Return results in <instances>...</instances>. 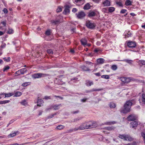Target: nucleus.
Instances as JSON below:
<instances>
[{"label": "nucleus", "mask_w": 145, "mask_h": 145, "mask_svg": "<svg viewBox=\"0 0 145 145\" xmlns=\"http://www.w3.org/2000/svg\"><path fill=\"white\" fill-rule=\"evenodd\" d=\"M132 105V103L130 101H127L124 104V108L121 109L120 112L123 113H126L130 111V108Z\"/></svg>", "instance_id": "f257e3e1"}, {"label": "nucleus", "mask_w": 145, "mask_h": 145, "mask_svg": "<svg viewBox=\"0 0 145 145\" xmlns=\"http://www.w3.org/2000/svg\"><path fill=\"white\" fill-rule=\"evenodd\" d=\"M89 129L93 128L96 127L98 126L97 122L94 121H88Z\"/></svg>", "instance_id": "f03ea898"}, {"label": "nucleus", "mask_w": 145, "mask_h": 145, "mask_svg": "<svg viewBox=\"0 0 145 145\" xmlns=\"http://www.w3.org/2000/svg\"><path fill=\"white\" fill-rule=\"evenodd\" d=\"M128 46L130 48H135L136 46V43L135 42L129 41L126 42Z\"/></svg>", "instance_id": "7ed1b4c3"}, {"label": "nucleus", "mask_w": 145, "mask_h": 145, "mask_svg": "<svg viewBox=\"0 0 145 145\" xmlns=\"http://www.w3.org/2000/svg\"><path fill=\"white\" fill-rule=\"evenodd\" d=\"M86 25L88 28L90 29H93L95 27V24L91 23L89 21H87L86 22Z\"/></svg>", "instance_id": "20e7f679"}, {"label": "nucleus", "mask_w": 145, "mask_h": 145, "mask_svg": "<svg viewBox=\"0 0 145 145\" xmlns=\"http://www.w3.org/2000/svg\"><path fill=\"white\" fill-rule=\"evenodd\" d=\"M111 2L110 0H105L103 1L102 5L104 7H108L110 5Z\"/></svg>", "instance_id": "39448f33"}, {"label": "nucleus", "mask_w": 145, "mask_h": 145, "mask_svg": "<svg viewBox=\"0 0 145 145\" xmlns=\"http://www.w3.org/2000/svg\"><path fill=\"white\" fill-rule=\"evenodd\" d=\"M55 83L58 84L62 85L65 83L64 82L62 81V79L56 78L54 80Z\"/></svg>", "instance_id": "423d86ee"}, {"label": "nucleus", "mask_w": 145, "mask_h": 145, "mask_svg": "<svg viewBox=\"0 0 145 145\" xmlns=\"http://www.w3.org/2000/svg\"><path fill=\"white\" fill-rule=\"evenodd\" d=\"M65 9L63 12V13L65 14H66L67 13H69L70 12L69 8L70 7L68 5L65 6Z\"/></svg>", "instance_id": "0eeeda50"}, {"label": "nucleus", "mask_w": 145, "mask_h": 145, "mask_svg": "<svg viewBox=\"0 0 145 145\" xmlns=\"http://www.w3.org/2000/svg\"><path fill=\"white\" fill-rule=\"evenodd\" d=\"M138 122L136 121H133L130 123V127L134 128L137 126Z\"/></svg>", "instance_id": "6e6552de"}, {"label": "nucleus", "mask_w": 145, "mask_h": 145, "mask_svg": "<svg viewBox=\"0 0 145 145\" xmlns=\"http://www.w3.org/2000/svg\"><path fill=\"white\" fill-rule=\"evenodd\" d=\"M136 118L135 116L133 114L130 115L127 118V120L129 121H134Z\"/></svg>", "instance_id": "1a4fd4ad"}, {"label": "nucleus", "mask_w": 145, "mask_h": 145, "mask_svg": "<svg viewBox=\"0 0 145 145\" xmlns=\"http://www.w3.org/2000/svg\"><path fill=\"white\" fill-rule=\"evenodd\" d=\"M121 80L123 82L127 83H129L130 81L129 78L125 77H121Z\"/></svg>", "instance_id": "9d476101"}, {"label": "nucleus", "mask_w": 145, "mask_h": 145, "mask_svg": "<svg viewBox=\"0 0 145 145\" xmlns=\"http://www.w3.org/2000/svg\"><path fill=\"white\" fill-rule=\"evenodd\" d=\"M88 121L84 123L82 125V130L89 129Z\"/></svg>", "instance_id": "9b49d317"}, {"label": "nucleus", "mask_w": 145, "mask_h": 145, "mask_svg": "<svg viewBox=\"0 0 145 145\" xmlns=\"http://www.w3.org/2000/svg\"><path fill=\"white\" fill-rule=\"evenodd\" d=\"M32 77L35 79L41 78V73L35 74L32 75Z\"/></svg>", "instance_id": "f8f14e48"}, {"label": "nucleus", "mask_w": 145, "mask_h": 145, "mask_svg": "<svg viewBox=\"0 0 145 145\" xmlns=\"http://www.w3.org/2000/svg\"><path fill=\"white\" fill-rule=\"evenodd\" d=\"M133 140V138L131 137L130 135H126L125 140L131 141Z\"/></svg>", "instance_id": "ddd939ff"}, {"label": "nucleus", "mask_w": 145, "mask_h": 145, "mask_svg": "<svg viewBox=\"0 0 145 145\" xmlns=\"http://www.w3.org/2000/svg\"><path fill=\"white\" fill-rule=\"evenodd\" d=\"M115 129V127L114 126H109L107 127H105V129L106 130L108 131H112L113 130Z\"/></svg>", "instance_id": "4468645a"}, {"label": "nucleus", "mask_w": 145, "mask_h": 145, "mask_svg": "<svg viewBox=\"0 0 145 145\" xmlns=\"http://www.w3.org/2000/svg\"><path fill=\"white\" fill-rule=\"evenodd\" d=\"M117 123V122L115 121H108L105 122L104 124L106 125H111L112 124H115Z\"/></svg>", "instance_id": "2eb2a0df"}, {"label": "nucleus", "mask_w": 145, "mask_h": 145, "mask_svg": "<svg viewBox=\"0 0 145 145\" xmlns=\"http://www.w3.org/2000/svg\"><path fill=\"white\" fill-rule=\"evenodd\" d=\"M105 61L104 59L102 58H100L97 59V62L99 64H103Z\"/></svg>", "instance_id": "dca6fc26"}, {"label": "nucleus", "mask_w": 145, "mask_h": 145, "mask_svg": "<svg viewBox=\"0 0 145 145\" xmlns=\"http://www.w3.org/2000/svg\"><path fill=\"white\" fill-rule=\"evenodd\" d=\"M86 84L87 86H90L93 84V83L92 81L87 80L86 81Z\"/></svg>", "instance_id": "f3484780"}, {"label": "nucleus", "mask_w": 145, "mask_h": 145, "mask_svg": "<svg viewBox=\"0 0 145 145\" xmlns=\"http://www.w3.org/2000/svg\"><path fill=\"white\" fill-rule=\"evenodd\" d=\"M132 3V2L130 0H126L125 3V5L127 6H128L131 5Z\"/></svg>", "instance_id": "a211bd4d"}, {"label": "nucleus", "mask_w": 145, "mask_h": 145, "mask_svg": "<svg viewBox=\"0 0 145 145\" xmlns=\"http://www.w3.org/2000/svg\"><path fill=\"white\" fill-rule=\"evenodd\" d=\"M95 13L94 11H92L89 12L88 16L89 17L94 16L95 15Z\"/></svg>", "instance_id": "6ab92c4d"}, {"label": "nucleus", "mask_w": 145, "mask_h": 145, "mask_svg": "<svg viewBox=\"0 0 145 145\" xmlns=\"http://www.w3.org/2000/svg\"><path fill=\"white\" fill-rule=\"evenodd\" d=\"M126 135H125L119 134L118 136V137L119 138L122 139H123L125 140V139L126 138Z\"/></svg>", "instance_id": "aec40b11"}, {"label": "nucleus", "mask_w": 145, "mask_h": 145, "mask_svg": "<svg viewBox=\"0 0 145 145\" xmlns=\"http://www.w3.org/2000/svg\"><path fill=\"white\" fill-rule=\"evenodd\" d=\"M19 71L20 72L21 74H24V73L27 71V70L25 68H23L19 70Z\"/></svg>", "instance_id": "412c9836"}, {"label": "nucleus", "mask_w": 145, "mask_h": 145, "mask_svg": "<svg viewBox=\"0 0 145 145\" xmlns=\"http://www.w3.org/2000/svg\"><path fill=\"white\" fill-rule=\"evenodd\" d=\"M43 103H44V101L42 100L41 99H38V100L37 101L38 104H37V105L38 106H41V104H42Z\"/></svg>", "instance_id": "4be33fe9"}, {"label": "nucleus", "mask_w": 145, "mask_h": 145, "mask_svg": "<svg viewBox=\"0 0 145 145\" xmlns=\"http://www.w3.org/2000/svg\"><path fill=\"white\" fill-rule=\"evenodd\" d=\"M59 22V20H52L51 21V23L52 24L56 25L58 24Z\"/></svg>", "instance_id": "5701e85b"}, {"label": "nucleus", "mask_w": 145, "mask_h": 145, "mask_svg": "<svg viewBox=\"0 0 145 145\" xmlns=\"http://www.w3.org/2000/svg\"><path fill=\"white\" fill-rule=\"evenodd\" d=\"M14 95V94L12 93H4V95H5V97H10Z\"/></svg>", "instance_id": "b1692460"}, {"label": "nucleus", "mask_w": 145, "mask_h": 145, "mask_svg": "<svg viewBox=\"0 0 145 145\" xmlns=\"http://www.w3.org/2000/svg\"><path fill=\"white\" fill-rule=\"evenodd\" d=\"M18 133V132L17 131L16 132H14L12 133H11V134H10L9 135H8V137L9 138L13 137H14V136H16V133Z\"/></svg>", "instance_id": "393cba45"}, {"label": "nucleus", "mask_w": 145, "mask_h": 145, "mask_svg": "<svg viewBox=\"0 0 145 145\" xmlns=\"http://www.w3.org/2000/svg\"><path fill=\"white\" fill-rule=\"evenodd\" d=\"M90 5L89 3H87L84 6V8L86 10L90 8Z\"/></svg>", "instance_id": "a878e982"}, {"label": "nucleus", "mask_w": 145, "mask_h": 145, "mask_svg": "<svg viewBox=\"0 0 145 145\" xmlns=\"http://www.w3.org/2000/svg\"><path fill=\"white\" fill-rule=\"evenodd\" d=\"M115 10V8L113 7H110L108 8V10L110 12H114Z\"/></svg>", "instance_id": "bb28decb"}, {"label": "nucleus", "mask_w": 145, "mask_h": 145, "mask_svg": "<svg viewBox=\"0 0 145 145\" xmlns=\"http://www.w3.org/2000/svg\"><path fill=\"white\" fill-rule=\"evenodd\" d=\"M87 41L85 39H82V45H83L85 47L86 45Z\"/></svg>", "instance_id": "cd10ccee"}, {"label": "nucleus", "mask_w": 145, "mask_h": 145, "mask_svg": "<svg viewBox=\"0 0 145 145\" xmlns=\"http://www.w3.org/2000/svg\"><path fill=\"white\" fill-rule=\"evenodd\" d=\"M65 127V126L63 125H59L56 127V129L59 130H61L64 129Z\"/></svg>", "instance_id": "c85d7f7f"}, {"label": "nucleus", "mask_w": 145, "mask_h": 145, "mask_svg": "<svg viewBox=\"0 0 145 145\" xmlns=\"http://www.w3.org/2000/svg\"><path fill=\"white\" fill-rule=\"evenodd\" d=\"M76 15L78 18H82V11L80 12L78 14L76 13Z\"/></svg>", "instance_id": "c756f323"}, {"label": "nucleus", "mask_w": 145, "mask_h": 145, "mask_svg": "<svg viewBox=\"0 0 145 145\" xmlns=\"http://www.w3.org/2000/svg\"><path fill=\"white\" fill-rule=\"evenodd\" d=\"M9 101V100L0 101V104H5L8 103Z\"/></svg>", "instance_id": "7c9ffc66"}, {"label": "nucleus", "mask_w": 145, "mask_h": 145, "mask_svg": "<svg viewBox=\"0 0 145 145\" xmlns=\"http://www.w3.org/2000/svg\"><path fill=\"white\" fill-rule=\"evenodd\" d=\"M102 78H105L106 79H108L109 78V75H103L101 76Z\"/></svg>", "instance_id": "2f4dec72"}, {"label": "nucleus", "mask_w": 145, "mask_h": 145, "mask_svg": "<svg viewBox=\"0 0 145 145\" xmlns=\"http://www.w3.org/2000/svg\"><path fill=\"white\" fill-rule=\"evenodd\" d=\"M142 101L143 103L145 104V94H142V99L141 100Z\"/></svg>", "instance_id": "473e14b6"}, {"label": "nucleus", "mask_w": 145, "mask_h": 145, "mask_svg": "<svg viewBox=\"0 0 145 145\" xmlns=\"http://www.w3.org/2000/svg\"><path fill=\"white\" fill-rule=\"evenodd\" d=\"M123 61H125V62H126L127 63H128L130 64H131L132 63L133 61L132 60H129L128 59H124Z\"/></svg>", "instance_id": "72a5a7b5"}, {"label": "nucleus", "mask_w": 145, "mask_h": 145, "mask_svg": "<svg viewBox=\"0 0 145 145\" xmlns=\"http://www.w3.org/2000/svg\"><path fill=\"white\" fill-rule=\"evenodd\" d=\"M82 69H83V70L85 71H89L90 70V69L89 68L85 66H84L82 67Z\"/></svg>", "instance_id": "f704fd0d"}, {"label": "nucleus", "mask_w": 145, "mask_h": 145, "mask_svg": "<svg viewBox=\"0 0 145 145\" xmlns=\"http://www.w3.org/2000/svg\"><path fill=\"white\" fill-rule=\"evenodd\" d=\"M20 103L23 105L25 106L27 105V103L26 102V101L25 100L22 101Z\"/></svg>", "instance_id": "c9c22d12"}, {"label": "nucleus", "mask_w": 145, "mask_h": 145, "mask_svg": "<svg viewBox=\"0 0 145 145\" xmlns=\"http://www.w3.org/2000/svg\"><path fill=\"white\" fill-rule=\"evenodd\" d=\"M4 60L7 62H8L10 61V57H8L7 58L4 57L3 58Z\"/></svg>", "instance_id": "e433bc0d"}, {"label": "nucleus", "mask_w": 145, "mask_h": 145, "mask_svg": "<svg viewBox=\"0 0 145 145\" xmlns=\"http://www.w3.org/2000/svg\"><path fill=\"white\" fill-rule=\"evenodd\" d=\"M22 93L20 92H16L15 93V96L16 97H19L22 95Z\"/></svg>", "instance_id": "4c0bfd02"}, {"label": "nucleus", "mask_w": 145, "mask_h": 145, "mask_svg": "<svg viewBox=\"0 0 145 145\" xmlns=\"http://www.w3.org/2000/svg\"><path fill=\"white\" fill-rule=\"evenodd\" d=\"M111 69L112 70L115 71L117 69V67L116 65H113L111 67Z\"/></svg>", "instance_id": "58836bf2"}, {"label": "nucleus", "mask_w": 145, "mask_h": 145, "mask_svg": "<svg viewBox=\"0 0 145 145\" xmlns=\"http://www.w3.org/2000/svg\"><path fill=\"white\" fill-rule=\"evenodd\" d=\"M109 106L111 108H114L116 107V105L113 103H111L110 104Z\"/></svg>", "instance_id": "ea45409f"}, {"label": "nucleus", "mask_w": 145, "mask_h": 145, "mask_svg": "<svg viewBox=\"0 0 145 145\" xmlns=\"http://www.w3.org/2000/svg\"><path fill=\"white\" fill-rule=\"evenodd\" d=\"M60 105H55L53 106L54 109L56 110L58 109L59 108V106Z\"/></svg>", "instance_id": "a19ab883"}, {"label": "nucleus", "mask_w": 145, "mask_h": 145, "mask_svg": "<svg viewBox=\"0 0 145 145\" xmlns=\"http://www.w3.org/2000/svg\"><path fill=\"white\" fill-rule=\"evenodd\" d=\"M14 32L13 30L12 29H9L7 31L8 33L9 34H11L13 33Z\"/></svg>", "instance_id": "79ce46f5"}, {"label": "nucleus", "mask_w": 145, "mask_h": 145, "mask_svg": "<svg viewBox=\"0 0 145 145\" xmlns=\"http://www.w3.org/2000/svg\"><path fill=\"white\" fill-rule=\"evenodd\" d=\"M47 53L50 55H52L53 54V52L52 49H48L47 50Z\"/></svg>", "instance_id": "37998d69"}, {"label": "nucleus", "mask_w": 145, "mask_h": 145, "mask_svg": "<svg viewBox=\"0 0 145 145\" xmlns=\"http://www.w3.org/2000/svg\"><path fill=\"white\" fill-rule=\"evenodd\" d=\"M41 77H47L50 76V75L49 74H44L42 73H41Z\"/></svg>", "instance_id": "c03bdc74"}, {"label": "nucleus", "mask_w": 145, "mask_h": 145, "mask_svg": "<svg viewBox=\"0 0 145 145\" xmlns=\"http://www.w3.org/2000/svg\"><path fill=\"white\" fill-rule=\"evenodd\" d=\"M45 34L46 35H47V36H49V35H50V34H51V32H50V30H47L46 31V32L45 33Z\"/></svg>", "instance_id": "a18cd8bd"}, {"label": "nucleus", "mask_w": 145, "mask_h": 145, "mask_svg": "<svg viewBox=\"0 0 145 145\" xmlns=\"http://www.w3.org/2000/svg\"><path fill=\"white\" fill-rule=\"evenodd\" d=\"M103 90V89H93L92 90L89 91V92H90L93 91H100Z\"/></svg>", "instance_id": "49530a36"}, {"label": "nucleus", "mask_w": 145, "mask_h": 145, "mask_svg": "<svg viewBox=\"0 0 145 145\" xmlns=\"http://www.w3.org/2000/svg\"><path fill=\"white\" fill-rule=\"evenodd\" d=\"M137 142L135 141H134L132 143H129L128 144H126L125 145H136Z\"/></svg>", "instance_id": "de8ad7c7"}, {"label": "nucleus", "mask_w": 145, "mask_h": 145, "mask_svg": "<svg viewBox=\"0 0 145 145\" xmlns=\"http://www.w3.org/2000/svg\"><path fill=\"white\" fill-rule=\"evenodd\" d=\"M116 4L119 5L120 7H123V4L121 2H118V1H116Z\"/></svg>", "instance_id": "09e8293b"}, {"label": "nucleus", "mask_w": 145, "mask_h": 145, "mask_svg": "<svg viewBox=\"0 0 145 145\" xmlns=\"http://www.w3.org/2000/svg\"><path fill=\"white\" fill-rule=\"evenodd\" d=\"M29 84V82H24V83H23L22 84V86H23L25 87V86H27V85H28Z\"/></svg>", "instance_id": "8fccbe9b"}, {"label": "nucleus", "mask_w": 145, "mask_h": 145, "mask_svg": "<svg viewBox=\"0 0 145 145\" xmlns=\"http://www.w3.org/2000/svg\"><path fill=\"white\" fill-rule=\"evenodd\" d=\"M56 115V113H55L54 114H52L51 115H50L48 117V119L51 118H53L54 116Z\"/></svg>", "instance_id": "3c124183"}, {"label": "nucleus", "mask_w": 145, "mask_h": 145, "mask_svg": "<svg viewBox=\"0 0 145 145\" xmlns=\"http://www.w3.org/2000/svg\"><path fill=\"white\" fill-rule=\"evenodd\" d=\"M139 62L143 65H145V61L144 60H140Z\"/></svg>", "instance_id": "603ef678"}, {"label": "nucleus", "mask_w": 145, "mask_h": 145, "mask_svg": "<svg viewBox=\"0 0 145 145\" xmlns=\"http://www.w3.org/2000/svg\"><path fill=\"white\" fill-rule=\"evenodd\" d=\"M9 68H10V67L8 66L5 67L4 68L3 70L4 71H5L9 69Z\"/></svg>", "instance_id": "864d4df0"}, {"label": "nucleus", "mask_w": 145, "mask_h": 145, "mask_svg": "<svg viewBox=\"0 0 145 145\" xmlns=\"http://www.w3.org/2000/svg\"><path fill=\"white\" fill-rule=\"evenodd\" d=\"M1 24H2L4 26H6V20H5L1 22Z\"/></svg>", "instance_id": "5fc2aeb1"}, {"label": "nucleus", "mask_w": 145, "mask_h": 145, "mask_svg": "<svg viewBox=\"0 0 145 145\" xmlns=\"http://www.w3.org/2000/svg\"><path fill=\"white\" fill-rule=\"evenodd\" d=\"M15 74H17V75H15L16 76L20 75L21 73H20V72L19 71V70H18V71H17L15 73Z\"/></svg>", "instance_id": "6e6d98bb"}, {"label": "nucleus", "mask_w": 145, "mask_h": 145, "mask_svg": "<svg viewBox=\"0 0 145 145\" xmlns=\"http://www.w3.org/2000/svg\"><path fill=\"white\" fill-rule=\"evenodd\" d=\"M127 10L126 9H123L121 10L120 12V13H125L127 11Z\"/></svg>", "instance_id": "4d7b16f0"}, {"label": "nucleus", "mask_w": 145, "mask_h": 145, "mask_svg": "<svg viewBox=\"0 0 145 145\" xmlns=\"http://www.w3.org/2000/svg\"><path fill=\"white\" fill-rule=\"evenodd\" d=\"M62 8H58L56 10V12H59L62 11Z\"/></svg>", "instance_id": "13d9d810"}, {"label": "nucleus", "mask_w": 145, "mask_h": 145, "mask_svg": "<svg viewBox=\"0 0 145 145\" xmlns=\"http://www.w3.org/2000/svg\"><path fill=\"white\" fill-rule=\"evenodd\" d=\"M3 11L4 12V13L6 14L8 12L7 9L6 8H4Z\"/></svg>", "instance_id": "bf43d9fd"}, {"label": "nucleus", "mask_w": 145, "mask_h": 145, "mask_svg": "<svg viewBox=\"0 0 145 145\" xmlns=\"http://www.w3.org/2000/svg\"><path fill=\"white\" fill-rule=\"evenodd\" d=\"M44 99L46 100H47L48 99H51V98L50 96H45L44 97Z\"/></svg>", "instance_id": "052dcab7"}, {"label": "nucleus", "mask_w": 145, "mask_h": 145, "mask_svg": "<svg viewBox=\"0 0 145 145\" xmlns=\"http://www.w3.org/2000/svg\"><path fill=\"white\" fill-rule=\"evenodd\" d=\"M86 63L87 65H89L91 66H92V64H93L92 63L90 62H86Z\"/></svg>", "instance_id": "680f3d73"}, {"label": "nucleus", "mask_w": 145, "mask_h": 145, "mask_svg": "<svg viewBox=\"0 0 145 145\" xmlns=\"http://www.w3.org/2000/svg\"><path fill=\"white\" fill-rule=\"evenodd\" d=\"M77 11V9L75 8H74L72 9V11L74 13L76 12Z\"/></svg>", "instance_id": "e2e57ef3"}, {"label": "nucleus", "mask_w": 145, "mask_h": 145, "mask_svg": "<svg viewBox=\"0 0 145 145\" xmlns=\"http://www.w3.org/2000/svg\"><path fill=\"white\" fill-rule=\"evenodd\" d=\"M107 10V9L106 8H104L102 9V11L104 12H106Z\"/></svg>", "instance_id": "0e129e2a"}, {"label": "nucleus", "mask_w": 145, "mask_h": 145, "mask_svg": "<svg viewBox=\"0 0 145 145\" xmlns=\"http://www.w3.org/2000/svg\"><path fill=\"white\" fill-rule=\"evenodd\" d=\"M74 131V129H70L68 131V132L69 133H71L72 132Z\"/></svg>", "instance_id": "69168bd1"}, {"label": "nucleus", "mask_w": 145, "mask_h": 145, "mask_svg": "<svg viewBox=\"0 0 145 145\" xmlns=\"http://www.w3.org/2000/svg\"><path fill=\"white\" fill-rule=\"evenodd\" d=\"M94 2L98 3L101 0H92Z\"/></svg>", "instance_id": "338daca9"}, {"label": "nucleus", "mask_w": 145, "mask_h": 145, "mask_svg": "<svg viewBox=\"0 0 145 145\" xmlns=\"http://www.w3.org/2000/svg\"><path fill=\"white\" fill-rule=\"evenodd\" d=\"M94 74L95 75L98 76H99L101 75L100 74L99 72L95 73Z\"/></svg>", "instance_id": "774afa93"}]
</instances>
